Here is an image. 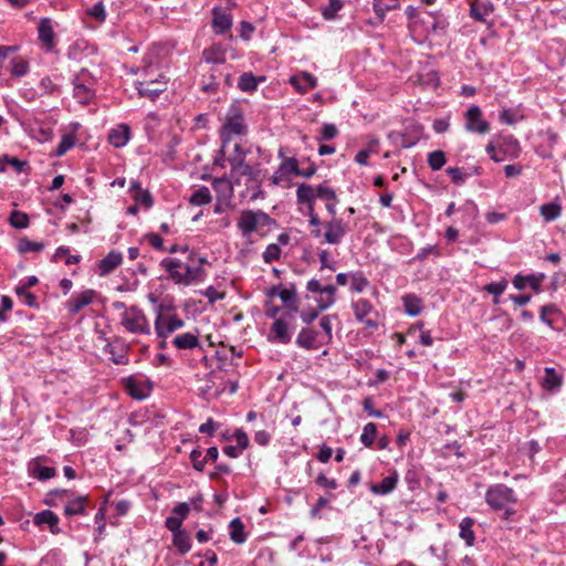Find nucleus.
Segmentation results:
<instances>
[{
    "mask_svg": "<svg viewBox=\"0 0 566 566\" xmlns=\"http://www.w3.org/2000/svg\"><path fill=\"white\" fill-rule=\"evenodd\" d=\"M130 137L129 126L126 124H122L114 128L108 134V143L116 148H120L125 146Z\"/></svg>",
    "mask_w": 566,
    "mask_h": 566,
    "instance_id": "nucleus-24",
    "label": "nucleus"
},
{
    "mask_svg": "<svg viewBox=\"0 0 566 566\" xmlns=\"http://www.w3.org/2000/svg\"><path fill=\"white\" fill-rule=\"evenodd\" d=\"M14 292L20 298H22L23 303L27 306L31 308H39L40 305L34 294L30 293L28 290L23 287L18 286H15Z\"/></svg>",
    "mask_w": 566,
    "mask_h": 566,
    "instance_id": "nucleus-56",
    "label": "nucleus"
},
{
    "mask_svg": "<svg viewBox=\"0 0 566 566\" xmlns=\"http://www.w3.org/2000/svg\"><path fill=\"white\" fill-rule=\"evenodd\" d=\"M499 153L503 154L505 159H515L521 154L520 142L513 136H502L497 142Z\"/></svg>",
    "mask_w": 566,
    "mask_h": 566,
    "instance_id": "nucleus-14",
    "label": "nucleus"
},
{
    "mask_svg": "<svg viewBox=\"0 0 566 566\" xmlns=\"http://www.w3.org/2000/svg\"><path fill=\"white\" fill-rule=\"evenodd\" d=\"M507 284V280L502 279L499 282H491L484 285L483 290L493 295V305H499L501 303L500 296L505 292Z\"/></svg>",
    "mask_w": 566,
    "mask_h": 566,
    "instance_id": "nucleus-40",
    "label": "nucleus"
},
{
    "mask_svg": "<svg viewBox=\"0 0 566 566\" xmlns=\"http://www.w3.org/2000/svg\"><path fill=\"white\" fill-rule=\"evenodd\" d=\"M403 479L410 491H415L420 488L419 474L413 468L407 470Z\"/></svg>",
    "mask_w": 566,
    "mask_h": 566,
    "instance_id": "nucleus-61",
    "label": "nucleus"
},
{
    "mask_svg": "<svg viewBox=\"0 0 566 566\" xmlns=\"http://www.w3.org/2000/svg\"><path fill=\"white\" fill-rule=\"evenodd\" d=\"M539 210H541V216L546 221L549 222V221L556 220L560 216L562 207H560V205H558L556 202H549V203L542 205Z\"/></svg>",
    "mask_w": 566,
    "mask_h": 566,
    "instance_id": "nucleus-49",
    "label": "nucleus"
},
{
    "mask_svg": "<svg viewBox=\"0 0 566 566\" xmlns=\"http://www.w3.org/2000/svg\"><path fill=\"white\" fill-rule=\"evenodd\" d=\"M279 297L285 304V307L291 312H298V304L296 297V285L290 283L289 287L281 289Z\"/></svg>",
    "mask_w": 566,
    "mask_h": 566,
    "instance_id": "nucleus-29",
    "label": "nucleus"
},
{
    "mask_svg": "<svg viewBox=\"0 0 566 566\" xmlns=\"http://www.w3.org/2000/svg\"><path fill=\"white\" fill-rule=\"evenodd\" d=\"M211 27L216 34H224L232 27V15L222 12L219 7L212 9Z\"/></svg>",
    "mask_w": 566,
    "mask_h": 566,
    "instance_id": "nucleus-17",
    "label": "nucleus"
},
{
    "mask_svg": "<svg viewBox=\"0 0 566 566\" xmlns=\"http://www.w3.org/2000/svg\"><path fill=\"white\" fill-rule=\"evenodd\" d=\"M235 174L239 176L248 177V181L251 185L262 184V181H263V175H262V169L260 168V165L252 167L251 165L248 164L247 166L241 168Z\"/></svg>",
    "mask_w": 566,
    "mask_h": 566,
    "instance_id": "nucleus-41",
    "label": "nucleus"
},
{
    "mask_svg": "<svg viewBox=\"0 0 566 566\" xmlns=\"http://www.w3.org/2000/svg\"><path fill=\"white\" fill-rule=\"evenodd\" d=\"M29 72V64L22 59L11 61V74L15 77L24 76Z\"/></svg>",
    "mask_w": 566,
    "mask_h": 566,
    "instance_id": "nucleus-58",
    "label": "nucleus"
},
{
    "mask_svg": "<svg viewBox=\"0 0 566 566\" xmlns=\"http://www.w3.org/2000/svg\"><path fill=\"white\" fill-rule=\"evenodd\" d=\"M350 291L354 293H361L368 285L369 281L361 271L350 273Z\"/></svg>",
    "mask_w": 566,
    "mask_h": 566,
    "instance_id": "nucleus-47",
    "label": "nucleus"
},
{
    "mask_svg": "<svg viewBox=\"0 0 566 566\" xmlns=\"http://www.w3.org/2000/svg\"><path fill=\"white\" fill-rule=\"evenodd\" d=\"M31 473L35 479L40 481H46L56 475V471L54 468L41 465L39 462H35L33 464Z\"/></svg>",
    "mask_w": 566,
    "mask_h": 566,
    "instance_id": "nucleus-45",
    "label": "nucleus"
},
{
    "mask_svg": "<svg viewBox=\"0 0 566 566\" xmlns=\"http://www.w3.org/2000/svg\"><path fill=\"white\" fill-rule=\"evenodd\" d=\"M220 130L232 135H247L248 126L244 120V114L242 108L237 103H232L228 108L224 123L222 124Z\"/></svg>",
    "mask_w": 566,
    "mask_h": 566,
    "instance_id": "nucleus-4",
    "label": "nucleus"
},
{
    "mask_svg": "<svg viewBox=\"0 0 566 566\" xmlns=\"http://www.w3.org/2000/svg\"><path fill=\"white\" fill-rule=\"evenodd\" d=\"M322 199L326 202L328 201H337V196L334 189L328 187L326 184H321L316 188H314V199Z\"/></svg>",
    "mask_w": 566,
    "mask_h": 566,
    "instance_id": "nucleus-52",
    "label": "nucleus"
},
{
    "mask_svg": "<svg viewBox=\"0 0 566 566\" xmlns=\"http://www.w3.org/2000/svg\"><path fill=\"white\" fill-rule=\"evenodd\" d=\"M355 318L365 324L369 328H377L378 323L374 319L367 318L368 314L373 311V305L368 300L360 298L352 304Z\"/></svg>",
    "mask_w": 566,
    "mask_h": 566,
    "instance_id": "nucleus-13",
    "label": "nucleus"
},
{
    "mask_svg": "<svg viewBox=\"0 0 566 566\" xmlns=\"http://www.w3.org/2000/svg\"><path fill=\"white\" fill-rule=\"evenodd\" d=\"M39 41L48 52L55 48V33L50 18H42L38 25Z\"/></svg>",
    "mask_w": 566,
    "mask_h": 566,
    "instance_id": "nucleus-12",
    "label": "nucleus"
},
{
    "mask_svg": "<svg viewBox=\"0 0 566 566\" xmlns=\"http://www.w3.org/2000/svg\"><path fill=\"white\" fill-rule=\"evenodd\" d=\"M247 154L248 150H244L240 144L234 145V154L228 158L232 174L239 171L241 168L248 165L245 163Z\"/></svg>",
    "mask_w": 566,
    "mask_h": 566,
    "instance_id": "nucleus-38",
    "label": "nucleus"
},
{
    "mask_svg": "<svg viewBox=\"0 0 566 566\" xmlns=\"http://www.w3.org/2000/svg\"><path fill=\"white\" fill-rule=\"evenodd\" d=\"M274 224L276 221L262 210H243L238 220V228L243 237H249L259 228Z\"/></svg>",
    "mask_w": 566,
    "mask_h": 566,
    "instance_id": "nucleus-1",
    "label": "nucleus"
},
{
    "mask_svg": "<svg viewBox=\"0 0 566 566\" xmlns=\"http://www.w3.org/2000/svg\"><path fill=\"white\" fill-rule=\"evenodd\" d=\"M94 295V290H86L81 294L72 295L67 303L70 314L75 315L80 313L85 306L93 302Z\"/></svg>",
    "mask_w": 566,
    "mask_h": 566,
    "instance_id": "nucleus-21",
    "label": "nucleus"
},
{
    "mask_svg": "<svg viewBox=\"0 0 566 566\" xmlns=\"http://www.w3.org/2000/svg\"><path fill=\"white\" fill-rule=\"evenodd\" d=\"M399 474L396 470H394L390 475L386 476L381 480L380 483L374 484L371 483L369 490L375 495H387L391 493L398 484Z\"/></svg>",
    "mask_w": 566,
    "mask_h": 566,
    "instance_id": "nucleus-19",
    "label": "nucleus"
},
{
    "mask_svg": "<svg viewBox=\"0 0 566 566\" xmlns=\"http://www.w3.org/2000/svg\"><path fill=\"white\" fill-rule=\"evenodd\" d=\"M123 262V254L116 250H112L97 263L99 276H105L112 273Z\"/></svg>",
    "mask_w": 566,
    "mask_h": 566,
    "instance_id": "nucleus-16",
    "label": "nucleus"
},
{
    "mask_svg": "<svg viewBox=\"0 0 566 566\" xmlns=\"http://www.w3.org/2000/svg\"><path fill=\"white\" fill-rule=\"evenodd\" d=\"M232 437L235 439L237 447L240 450L243 451L250 446L249 437L243 429H241V428L235 429Z\"/></svg>",
    "mask_w": 566,
    "mask_h": 566,
    "instance_id": "nucleus-63",
    "label": "nucleus"
},
{
    "mask_svg": "<svg viewBox=\"0 0 566 566\" xmlns=\"http://www.w3.org/2000/svg\"><path fill=\"white\" fill-rule=\"evenodd\" d=\"M376 436H377V426L374 422H368L363 428V433L360 436V442L365 447L370 448L375 443Z\"/></svg>",
    "mask_w": 566,
    "mask_h": 566,
    "instance_id": "nucleus-50",
    "label": "nucleus"
},
{
    "mask_svg": "<svg viewBox=\"0 0 566 566\" xmlns=\"http://www.w3.org/2000/svg\"><path fill=\"white\" fill-rule=\"evenodd\" d=\"M281 248L276 243H271L265 248V251L262 254L263 261L265 263H272L273 261H277L281 256Z\"/></svg>",
    "mask_w": 566,
    "mask_h": 566,
    "instance_id": "nucleus-57",
    "label": "nucleus"
},
{
    "mask_svg": "<svg viewBox=\"0 0 566 566\" xmlns=\"http://www.w3.org/2000/svg\"><path fill=\"white\" fill-rule=\"evenodd\" d=\"M88 14L92 15L98 22L106 20V10L102 1L96 2L90 10Z\"/></svg>",
    "mask_w": 566,
    "mask_h": 566,
    "instance_id": "nucleus-64",
    "label": "nucleus"
},
{
    "mask_svg": "<svg viewBox=\"0 0 566 566\" xmlns=\"http://www.w3.org/2000/svg\"><path fill=\"white\" fill-rule=\"evenodd\" d=\"M279 171L281 172V175L293 174V175L297 176L300 172V166H298L297 159L295 157L286 158L279 166Z\"/></svg>",
    "mask_w": 566,
    "mask_h": 566,
    "instance_id": "nucleus-55",
    "label": "nucleus"
},
{
    "mask_svg": "<svg viewBox=\"0 0 566 566\" xmlns=\"http://www.w3.org/2000/svg\"><path fill=\"white\" fill-rule=\"evenodd\" d=\"M447 161L444 151L438 149L429 153L428 165L433 171L440 170Z\"/></svg>",
    "mask_w": 566,
    "mask_h": 566,
    "instance_id": "nucleus-51",
    "label": "nucleus"
},
{
    "mask_svg": "<svg viewBox=\"0 0 566 566\" xmlns=\"http://www.w3.org/2000/svg\"><path fill=\"white\" fill-rule=\"evenodd\" d=\"M548 314L562 315L563 312L554 303H549V304L541 306V308H539L541 322L544 323L545 325H547L548 327L554 328L553 321L551 318H548Z\"/></svg>",
    "mask_w": 566,
    "mask_h": 566,
    "instance_id": "nucleus-48",
    "label": "nucleus"
},
{
    "mask_svg": "<svg viewBox=\"0 0 566 566\" xmlns=\"http://www.w3.org/2000/svg\"><path fill=\"white\" fill-rule=\"evenodd\" d=\"M296 200L298 205L306 206V214L307 217L316 214L314 206V187L308 184H301L296 189Z\"/></svg>",
    "mask_w": 566,
    "mask_h": 566,
    "instance_id": "nucleus-15",
    "label": "nucleus"
},
{
    "mask_svg": "<svg viewBox=\"0 0 566 566\" xmlns=\"http://www.w3.org/2000/svg\"><path fill=\"white\" fill-rule=\"evenodd\" d=\"M292 318L290 312L284 314V317L276 318L272 324L271 332L273 333L272 340L280 342L282 344H289L291 342V334L289 333L287 323L285 318Z\"/></svg>",
    "mask_w": 566,
    "mask_h": 566,
    "instance_id": "nucleus-18",
    "label": "nucleus"
},
{
    "mask_svg": "<svg viewBox=\"0 0 566 566\" xmlns=\"http://www.w3.org/2000/svg\"><path fill=\"white\" fill-rule=\"evenodd\" d=\"M202 59L209 64H223L226 62V49L220 44H213L203 50Z\"/></svg>",
    "mask_w": 566,
    "mask_h": 566,
    "instance_id": "nucleus-26",
    "label": "nucleus"
},
{
    "mask_svg": "<svg viewBox=\"0 0 566 566\" xmlns=\"http://www.w3.org/2000/svg\"><path fill=\"white\" fill-rule=\"evenodd\" d=\"M265 81L264 76H254L252 72H244L238 81V87L242 92L252 93L256 91L259 83Z\"/></svg>",
    "mask_w": 566,
    "mask_h": 566,
    "instance_id": "nucleus-32",
    "label": "nucleus"
},
{
    "mask_svg": "<svg viewBox=\"0 0 566 566\" xmlns=\"http://www.w3.org/2000/svg\"><path fill=\"white\" fill-rule=\"evenodd\" d=\"M338 135V129L334 124H324L321 128V135L317 137L318 142H327L334 139Z\"/></svg>",
    "mask_w": 566,
    "mask_h": 566,
    "instance_id": "nucleus-60",
    "label": "nucleus"
},
{
    "mask_svg": "<svg viewBox=\"0 0 566 566\" xmlns=\"http://www.w3.org/2000/svg\"><path fill=\"white\" fill-rule=\"evenodd\" d=\"M211 201V193L208 187L201 186L195 190L189 199V202L193 206H205Z\"/></svg>",
    "mask_w": 566,
    "mask_h": 566,
    "instance_id": "nucleus-44",
    "label": "nucleus"
},
{
    "mask_svg": "<svg viewBox=\"0 0 566 566\" xmlns=\"http://www.w3.org/2000/svg\"><path fill=\"white\" fill-rule=\"evenodd\" d=\"M545 277L544 273H532L527 275L518 273L514 275L512 283L517 290H524L526 287V283H530V287L533 292L535 294H539L542 292V282Z\"/></svg>",
    "mask_w": 566,
    "mask_h": 566,
    "instance_id": "nucleus-10",
    "label": "nucleus"
},
{
    "mask_svg": "<svg viewBox=\"0 0 566 566\" xmlns=\"http://www.w3.org/2000/svg\"><path fill=\"white\" fill-rule=\"evenodd\" d=\"M324 226V242L328 244H339L349 231L347 223L340 218H332Z\"/></svg>",
    "mask_w": 566,
    "mask_h": 566,
    "instance_id": "nucleus-7",
    "label": "nucleus"
},
{
    "mask_svg": "<svg viewBox=\"0 0 566 566\" xmlns=\"http://www.w3.org/2000/svg\"><path fill=\"white\" fill-rule=\"evenodd\" d=\"M184 325L185 322L181 318H179L177 315H170L167 318L166 326H164V317L159 312L155 321V331L158 337L166 338L169 334L178 328H181Z\"/></svg>",
    "mask_w": 566,
    "mask_h": 566,
    "instance_id": "nucleus-11",
    "label": "nucleus"
},
{
    "mask_svg": "<svg viewBox=\"0 0 566 566\" xmlns=\"http://www.w3.org/2000/svg\"><path fill=\"white\" fill-rule=\"evenodd\" d=\"M342 0H328V6L322 10V15L325 20L332 21L336 18L337 12L343 8Z\"/></svg>",
    "mask_w": 566,
    "mask_h": 566,
    "instance_id": "nucleus-54",
    "label": "nucleus"
},
{
    "mask_svg": "<svg viewBox=\"0 0 566 566\" xmlns=\"http://www.w3.org/2000/svg\"><path fill=\"white\" fill-rule=\"evenodd\" d=\"M317 335H318V333L316 331L304 327L298 333L295 343L301 348H304L307 350L315 349L317 347L315 344Z\"/></svg>",
    "mask_w": 566,
    "mask_h": 566,
    "instance_id": "nucleus-30",
    "label": "nucleus"
},
{
    "mask_svg": "<svg viewBox=\"0 0 566 566\" xmlns=\"http://www.w3.org/2000/svg\"><path fill=\"white\" fill-rule=\"evenodd\" d=\"M399 0H374L373 7L376 15L380 21L384 20L386 13L390 10L397 9Z\"/></svg>",
    "mask_w": 566,
    "mask_h": 566,
    "instance_id": "nucleus-42",
    "label": "nucleus"
},
{
    "mask_svg": "<svg viewBox=\"0 0 566 566\" xmlns=\"http://www.w3.org/2000/svg\"><path fill=\"white\" fill-rule=\"evenodd\" d=\"M200 448H196L190 453V460L195 470L202 472L206 467V460H203Z\"/></svg>",
    "mask_w": 566,
    "mask_h": 566,
    "instance_id": "nucleus-62",
    "label": "nucleus"
},
{
    "mask_svg": "<svg viewBox=\"0 0 566 566\" xmlns=\"http://www.w3.org/2000/svg\"><path fill=\"white\" fill-rule=\"evenodd\" d=\"M122 381L127 394L136 400L148 398L154 388L153 381L149 378L138 380L135 376H128L123 378Z\"/></svg>",
    "mask_w": 566,
    "mask_h": 566,
    "instance_id": "nucleus-6",
    "label": "nucleus"
},
{
    "mask_svg": "<svg viewBox=\"0 0 566 566\" xmlns=\"http://www.w3.org/2000/svg\"><path fill=\"white\" fill-rule=\"evenodd\" d=\"M464 128L467 132L478 135H485L490 132V123L483 118L482 109L478 105H472L467 109Z\"/></svg>",
    "mask_w": 566,
    "mask_h": 566,
    "instance_id": "nucleus-5",
    "label": "nucleus"
},
{
    "mask_svg": "<svg viewBox=\"0 0 566 566\" xmlns=\"http://www.w3.org/2000/svg\"><path fill=\"white\" fill-rule=\"evenodd\" d=\"M207 273L201 266H192L189 264L185 265V273H182V277L186 282H182V285H190L193 283H200L206 280Z\"/></svg>",
    "mask_w": 566,
    "mask_h": 566,
    "instance_id": "nucleus-33",
    "label": "nucleus"
},
{
    "mask_svg": "<svg viewBox=\"0 0 566 566\" xmlns=\"http://www.w3.org/2000/svg\"><path fill=\"white\" fill-rule=\"evenodd\" d=\"M475 521L472 517H464L459 525L460 532L459 536L465 542L467 546H473L475 541V535L473 531V525Z\"/></svg>",
    "mask_w": 566,
    "mask_h": 566,
    "instance_id": "nucleus-36",
    "label": "nucleus"
},
{
    "mask_svg": "<svg viewBox=\"0 0 566 566\" xmlns=\"http://www.w3.org/2000/svg\"><path fill=\"white\" fill-rule=\"evenodd\" d=\"M290 83L296 88V91L305 93L317 86V78L308 72H302L300 76H291Z\"/></svg>",
    "mask_w": 566,
    "mask_h": 566,
    "instance_id": "nucleus-23",
    "label": "nucleus"
},
{
    "mask_svg": "<svg viewBox=\"0 0 566 566\" xmlns=\"http://www.w3.org/2000/svg\"><path fill=\"white\" fill-rule=\"evenodd\" d=\"M122 325L129 333L150 334V326L144 312L137 306H130L122 315Z\"/></svg>",
    "mask_w": 566,
    "mask_h": 566,
    "instance_id": "nucleus-3",
    "label": "nucleus"
},
{
    "mask_svg": "<svg viewBox=\"0 0 566 566\" xmlns=\"http://www.w3.org/2000/svg\"><path fill=\"white\" fill-rule=\"evenodd\" d=\"M494 11L492 2L472 3L470 6V15L473 20L485 22V17Z\"/></svg>",
    "mask_w": 566,
    "mask_h": 566,
    "instance_id": "nucleus-37",
    "label": "nucleus"
},
{
    "mask_svg": "<svg viewBox=\"0 0 566 566\" xmlns=\"http://www.w3.org/2000/svg\"><path fill=\"white\" fill-rule=\"evenodd\" d=\"M172 344L178 349H192L200 346L198 337L191 333L177 335L174 338Z\"/></svg>",
    "mask_w": 566,
    "mask_h": 566,
    "instance_id": "nucleus-39",
    "label": "nucleus"
},
{
    "mask_svg": "<svg viewBox=\"0 0 566 566\" xmlns=\"http://www.w3.org/2000/svg\"><path fill=\"white\" fill-rule=\"evenodd\" d=\"M59 516L51 510H43L36 513L33 517L34 525L41 527L44 524H46L50 527V532L54 535L61 532V530L59 528Z\"/></svg>",
    "mask_w": 566,
    "mask_h": 566,
    "instance_id": "nucleus-20",
    "label": "nucleus"
},
{
    "mask_svg": "<svg viewBox=\"0 0 566 566\" xmlns=\"http://www.w3.org/2000/svg\"><path fill=\"white\" fill-rule=\"evenodd\" d=\"M229 535L230 539L235 544H243L247 541V533L244 531V524L240 517H234L229 523Z\"/></svg>",
    "mask_w": 566,
    "mask_h": 566,
    "instance_id": "nucleus-35",
    "label": "nucleus"
},
{
    "mask_svg": "<svg viewBox=\"0 0 566 566\" xmlns=\"http://www.w3.org/2000/svg\"><path fill=\"white\" fill-rule=\"evenodd\" d=\"M105 340L104 352L109 354V359L116 365H127L129 359L127 356V346L122 338H116L113 343L104 336H101Z\"/></svg>",
    "mask_w": 566,
    "mask_h": 566,
    "instance_id": "nucleus-9",
    "label": "nucleus"
},
{
    "mask_svg": "<svg viewBox=\"0 0 566 566\" xmlns=\"http://www.w3.org/2000/svg\"><path fill=\"white\" fill-rule=\"evenodd\" d=\"M446 172L451 177L452 182L457 186L464 185L465 180L468 179L463 168L448 167Z\"/></svg>",
    "mask_w": 566,
    "mask_h": 566,
    "instance_id": "nucleus-59",
    "label": "nucleus"
},
{
    "mask_svg": "<svg viewBox=\"0 0 566 566\" xmlns=\"http://www.w3.org/2000/svg\"><path fill=\"white\" fill-rule=\"evenodd\" d=\"M87 503H88L87 495L77 496V497L69 501V503L64 507V514L67 517H71L74 515H85Z\"/></svg>",
    "mask_w": 566,
    "mask_h": 566,
    "instance_id": "nucleus-27",
    "label": "nucleus"
},
{
    "mask_svg": "<svg viewBox=\"0 0 566 566\" xmlns=\"http://www.w3.org/2000/svg\"><path fill=\"white\" fill-rule=\"evenodd\" d=\"M75 145V136L73 134L63 135L60 144L54 150V155L56 157L64 156L70 149H72Z\"/></svg>",
    "mask_w": 566,
    "mask_h": 566,
    "instance_id": "nucleus-53",
    "label": "nucleus"
},
{
    "mask_svg": "<svg viewBox=\"0 0 566 566\" xmlns=\"http://www.w3.org/2000/svg\"><path fill=\"white\" fill-rule=\"evenodd\" d=\"M545 377L542 379V388L548 392H555L563 386V376L554 367H545Z\"/></svg>",
    "mask_w": 566,
    "mask_h": 566,
    "instance_id": "nucleus-22",
    "label": "nucleus"
},
{
    "mask_svg": "<svg viewBox=\"0 0 566 566\" xmlns=\"http://www.w3.org/2000/svg\"><path fill=\"white\" fill-rule=\"evenodd\" d=\"M9 223L14 229H25L30 224L29 216L20 210H13L9 216Z\"/></svg>",
    "mask_w": 566,
    "mask_h": 566,
    "instance_id": "nucleus-46",
    "label": "nucleus"
},
{
    "mask_svg": "<svg viewBox=\"0 0 566 566\" xmlns=\"http://www.w3.org/2000/svg\"><path fill=\"white\" fill-rule=\"evenodd\" d=\"M181 261L178 259L165 258L160 261V266H163L169 274V279H171L176 284H181L186 282L182 277V273L178 270L181 268Z\"/></svg>",
    "mask_w": 566,
    "mask_h": 566,
    "instance_id": "nucleus-25",
    "label": "nucleus"
},
{
    "mask_svg": "<svg viewBox=\"0 0 566 566\" xmlns=\"http://www.w3.org/2000/svg\"><path fill=\"white\" fill-rule=\"evenodd\" d=\"M172 545L176 548L177 553L181 556L189 553L192 546L189 532L184 530L181 532L172 534Z\"/></svg>",
    "mask_w": 566,
    "mask_h": 566,
    "instance_id": "nucleus-31",
    "label": "nucleus"
},
{
    "mask_svg": "<svg viewBox=\"0 0 566 566\" xmlns=\"http://www.w3.org/2000/svg\"><path fill=\"white\" fill-rule=\"evenodd\" d=\"M167 81L164 75H159L155 80L137 82L136 90L140 97H147L155 101L163 92L166 91Z\"/></svg>",
    "mask_w": 566,
    "mask_h": 566,
    "instance_id": "nucleus-8",
    "label": "nucleus"
},
{
    "mask_svg": "<svg viewBox=\"0 0 566 566\" xmlns=\"http://www.w3.org/2000/svg\"><path fill=\"white\" fill-rule=\"evenodd\" d=\"M73 84V96L77 99L81 104H88L93 97L94 92L92 88H90L87 85L78 82V76L75 75L72 80Z\"/></svg>",
    "mask_w": 566,
    "mask_h": 566,
    "instance_id": "nucleus-28",
    "label": "nucleus"
},
{
    "mask_svg": "<svg viewBox=\"0 0 566 566\" xmlns=\"http://www.w3.org/2000/svg\"><path fill=\"white\" fill-rule=\"evenodd\" d=\"M402 303L406 314L412 317L418 316L423 308L421 298L412 293L403 295Z\"/></svg>",
    "mask_w": 566,
    "mask_h": 566,
    "instance_id": "nucleus-34",
    "label": "nucleus"
},
{
    "mask_svg": "<svg viewBox=\"0 0 566 566\" xmlns=\"http://www.w3.org/2000/svg\"><path fill=\"white\" fill-rule=\"evenodd\" d=\"M44 247L42 242H33L29 238L23 237L18 241L17 250L20 254H25L29 252H40Z\"/></svg>",
    "mask_w": 566,
    "mask_h": 566,
    "instance_id": "nucleus-43",
    "label": "nucleus"
},
{
    "mask_svg": "<svg viewBox=\"0 0 566 566\" xmlns=\"http://www.w3.org/2000/svg\"><path fill=\"white\" fill-rule=\"evenodd\" d=\"M485 502L492 510L502 511L506 505L516 504L517 496L512 488L497 483L486 490Z\"/></svg>",
    "mask_w": 566,
    "mask_h": 566,
    "instance_id": "nucleus-2",
    "label": "nucleus"
}]
</instances>
